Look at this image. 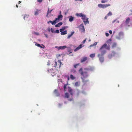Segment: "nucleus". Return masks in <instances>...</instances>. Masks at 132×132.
Masks as SVG:
<instances>
[{
    "label": "nucleus",
    "mask_w": 132,
    "mask_h": 132,
    "mask_svg": "<svg viewBox=\"0 0 132 132\" xmlns=\"http://www.w3.org/2000/svg\"><path fill=\"white\" fill-rule=\"evenodd\" d=\"M79 73L81 75V76H82L81 77V79L82 80V82L84 83L88 81V80L85 79L88 77V74L86 71H82V68H81L79 69L78 71Z\"/></svg>",
    "instance_id": "nucleus-1"
},
{
    "label": "nucleus",
    "mask_w": 132,
    "mask_h": 132,
    "mask_svg": "<svg viewBox=\"0 0 132 132\" xmlns=\"http://www.w3.org/2000/svg\"><path fill=\"white\" fill-rule=\"evenodd\" d=\"M106 44H104L101 47V48H100V51L101 52V54H99L97 55V57H99L100 56H103L105 54L106 51L104 49V48L106 47Z\"/></svg>",
    "instance_id": "nucleus-2"
},
{
    "label": "nucleus",
    "mask_w": 132,
    "mask_h": 132,
    "mask_svg": "<svg viewBox=\"0 0 132 132\" xmlns=\"http://www.w3.org/2000/svg\"><path fill=\"white\" fill-rule=\"evenodd\" d=\"M110 6V5L109 4H98V7L99 8H102V9H105L106 7Z\"/></svg>",
    "instance_id": "nucleus-3"
},
{
    "label": "nucleus",
    "mask_w": 132,
    "mask_h": 132,
    "mask_svg": "<svg viewBox=\"0 0 132 132\" xmlns=\"http://www.w3.org/2000/svg\"><path fill=\"white\" fill-rule=\"evenodd\" d=\"M82 19L84 21L85 24H86L87 23H89V21L88 20V18H86V16H85L84 18L82 17Z\"/></svg>",
    "instance_id": "nucleus-4"
},
{
    "label": "nucleus",
    "mask_w": 132,
    "mask_h": 132,
    "mask_svg": "<svg viewBox=\"0 0 132 132\" xmlns=\"http://www.w3.org/2000/svg\"><path fill=\"white\" fill-rule=\"evenodd\" d=\"M80 30L81 32H85V28H84V26L82 24H80V25L79 26Z\"/></svg>",
    "instance_id": "nucleus-5"
},
{
    "label": "nucleus",
    "mask_w": 132,
    "mask_h": 132,
    "mask_svg": "<svg viewBox=\"0 0 132 132\" xmlns=\"http://www.w3.org/2000/svg\"><path fill=\"white\" fill-rule=\"evenodd\" d=\"M58 65L57 64V62H55V65H54V67H56L57 65H58L59 66V68H60L61 67V65H62V63L61 62V61L60 60H58Z\"/></svg>",
    "instance_id": "nucleus-6"
},
{
    "label": "nucleus",
    "mask_w": 132,
    "mask_h": 132,
    "mask_svg": "<svg viewBox=\"0 0 132 132\" xmlns=\"http://www.w3.org/2000/svg\"><path fill=\"white\" fill-rule=\"evenodd\" d=\"M55 48H56L58 49V50H63L64 49H65L66 48H67V46H56L55 47Z\"/></svg>",
    "instance_id": "nucleus-7"
},
{
    "label": "nucleus",
    "mask_w": 132,
    "mask_h": 132,
    "mask_svg": "<svg viewBox=\"0 0 132 132\" xmlns=\"http://www.w3.org/2000/svg\"><path fill=\"white\" fill-rule=\"evenodd\" d=\"M59 21L56 20H54L52 21L51 20H50L48 21V23L49 24V23H52V25H55L56 23L58 22Z\"/></svg>",
    "instance_id": "nucleus-8"
},
{
    "label": "nucleus",
    "mask_w": 132,
    "mask_h": 132,
    "mask_svg": "<svg viewBox=\"0 0 132 132\" xmlns=\"http://www.w3.org/2000/svg\"><path fill=\"white\" fill-rule=\"evenodd\" d=\"M62 18V15L61 14H60L58 15L57 18H55V20L58 21H59L61 20Z\"/></svg>",
    "instance_id": "nucleus-9"
},
{
    "label": "nucleus",
    "mask_w": 132,
    "mask_h": 132,
    "mask_svg": "<svg viewBox=\"0 0 132 132\" xmlns=\"http://www.w3.org/2000/svg\"><path fill=\"white\" fill-rule=\"evenodd\" d=\"M76 16H77L78 17H82L84 18L85 17V16H86L84 14H83L81 13H76Z\"/></svg>",
    "instance_id": "nucleus-10"
},
{
    "label": "nucleus",
    "mask_w": 132,
    "mask_h": 132,
    "mask_svg": "<svg viewBox=\"0 0 132 132\" xmlns=\"http://www.w3.org/2000/svg\"><path fill=\"white\" fill-rule=\"evenodd\" d=\"M87 58L86 57H82V58L81 59V60H80V62L82 63L85 62V61L87 60Z\"/></svg>",
    "instance_id": "nucleus-11"
},
{
    "label": "nucleus",
    "mask_w": 132,
    "mask_h": 132,
    "mask_svg": "<svg viewBox=\"0 0 132 132\" xmlns=\"http://www.w3.org/2000/svg\"><path fill=\"white\" fill-rule=\"evenodd\" d=\"M82 48V44H80V45L78 47H76V49L74 50V51L76 52L77 51H78L79 49H80V48Z\"/></svg>",
    "instance_id": "nucleus-12"
},
{
    "label": "nucleus",
    "mask_w": 132,
    "mask_h": 132,
    "mask_svg": "<svg viewBox=\"0 0 132 132\" xmlns=\"http://www.w3.org/2000/svg\"><path fill=\"white\" fill-rule=\"evenodd\" d=\"M99 58L100 61L101 62V63H102L104 61V57L102 56H100L99 57H98Z\"/></svg>",
    "instance_id": "nucleus-13"
},
{
    "label": "nucleus",
    "mask_w": 132,
    "mask_h": 132,
    "mask_svg": "<svg viewBox=\"0 0 132 132\" xmlns=\"http://www.w3.org/2000/svg\"><path fill=\"white\" fill-rule=\"evenodd\" d=\"M62 22L59 23H58V24L55 25V27H60V26L62 25Z\"/></svg>",
    "instance_id": "nucleus-14"
},
{
    "label": "nucleus",
    "mask_w": 132,
    "mask_h": 132,
    "mask_svg": "<svg viewBox=\"0 0 132 132\" xmlns=\"http://www.w3.org/2000/svg\"><path fill=\"white\" fill-rule=\"evenodd\" d=\"M130 20L129 18H128L126 19V21H125V23L127 24H128L129 22V21Z\"/></svg>",
    "instance_id": "nucleus-15"
},
{
    "label": "nucleus",
    "mask_w": 132,
    "mask_h": 132,
    "mask_svg": "<svg viewBox=\"0 0 132 132\" xmlns=\"http://www.w3.org/2000/svg\"><path fill=\"white\" fill-rule=\"evenodd\" d=\"M40 10L38 9H37V10L35 11L34 12V15H37L38 14V12Z\"/></svg>",
    "instance_id": "nucleus-16"
},
{
    "label": "nucleus",
    "mask_w": 132,
    "mask_h": 132,
    "mask_svg": "<svg viewBox=\"0 0 132 132\" xmlns=\"http://www.w3.org/2000/svg\"><path fill=\"white\" fill-rule=\"evenodd\" d=\"M67 34V31L66 30H65L61 32V35H65Z\"/></svg>",
    "instance_id": "nucleus-17"
},
{
    "label": "nucleus",
    "mask_w": 132,
    "mask_h": 132,
    "mask_svg": "<svg viewBox=\"0 0 132 132\" xmlns=\"http://www.w3.org/2000/svg\"><path fill=\"white\" fill-rule=\"evenodd\" d=\"M74 34V32H71V33L70 34H69L68 35V36L67 38L69 39L71 37V36L73 35V34Z\"/></svg>",
    "instance_id": "nucleus-18"
},
{
    "label": "nucleus",
    "mask_w": 132,
    "mask_h": 132,
    "mask_svg": "<svg viewBox=\"0 0 132 132\" xmlns=\"http://www.w3.org/2000/svg\"><path fill=\"white\" fill-rule=\"evenodd\" d=\"M65 29V27H62V28L60 29V31L61 32H62Z\"/></svg>",
    "instance_id": "nucleus-19"
},
{
    "label": "nucleus",
    "mask_w": 132,
    "mask_h": 132,
    "mask_svg": "<svg viewBox=\"0 0 132 132\" xmlns=\"http://www.w3.org/2000/svg\"><path fill=\"white\" fill-rule=\"evenodd\" d=\"M54 92L55 94L57 96H58V94L57 93V90L56 89H55L54 90Z\"/></svg>",
    "instance_id": "nucleus-20"
},
{
    "label": "nucleus",
    "mask_w": 132,
    "mask_h": 132,
    "mask_svg": "<svg viewBox=\"0 0 132 132\" xmlns=\"http://www.w3.org/2000/svg\"><path fill=\"white\" fill-rule=\"evenodd\" d=\"M73 17L72 16H71L70 17L69 19V21L70 22H71L73 21Z\"/></svg>",
    "instance_id": "nucleus-21"
},
{
    "label": "nucleus",
    "mask_w": 132,
    "mask_h": 132,
    "mask_svg": "<svg viewBox=\"0 0 132 132\" xmlns=\"http://www.w3.org/2000/svg\"><path fill=\"white\" fill-rule=\"evenodd\" d=\"M70 78L72 80H73L75 79V77H74L72 75H70Z\"/></svg>",
    "instance_id": "nucleus-22"
},
{
    "label": "nucleus",
    "mask_w": 132,
    "mask_h": 132,
    "mask_svg": "<svg viewBox=\"0 0 132 132\" xmlns=\"http://www.w3.org/2000/svg\"><path fill=\"white\" fill-rule=\"evenodd\" d=\"M65 97L67 98H68L69 97V94L67 93H65Z\"/></svg>",
    "instance_id": "nucleus-23"
},
{
    "label": "nucleus",
    "mask_w": 132,
    "mask_h": 132,
    "mask_svg": "<svg viewBox=\"0 0 132 132\" xmlns=\"http://www.w3.org/2000/svg\"><path fill=\"white\" fill-rule=\"evenodd\" d=\"M95 56V54H92L90 55V57L91 58H93Z\"/></svg>",
    "instance_id": "nucleus-24"
},
{
    "label": "nucleus",
    "mask_w": 132,
    "mask_h": 132,
    "mask_svg": "<svg viewBox=\"0 0 132 132\" xmlns=\"http://www.w3.org/2000/svg\"><path fill=\"white\" fill-rule=\"evenodd\" d=\"M104 48H105L107 50H110V46H106V47H104Z\"/></svg>",
    "instance_id": "nucleus-25"
},
{
    "label": "nucleus",
    "mask_w": 132,
    "mask_h": 132,
    "mask_svg": "<svg viewBox=\"0 0 132 132\" xmlns=\"http://www.w3.org/2000/svg\"><path fill=\"white\" fill-rule=\"evenodd\" d=\"M72 90L71 89H70L69 90V92L70 93V94H71V95H72Z\"/></svg>",
    "instance_id": "nucleus-26"
},
{
    "label": "nucleus",
    "mask_w": 132,
    "mask_h": 132,
    "mask_svg": "<svg viewBox=\"0 0 132 132\" xmlns=\"http://www.w3.org/2000/svg\"><path fill=\"white\" fill-rule=\"evenodd\" d=\"M75 86H79V84L78 82H76L75 83Z\"/></svg>",
    "instance_id": "nucleus-27"
},
{
    "label": "nucleus",
    "mask_w": 132,
    "mask_h": 132,
    "mask_svg": "<svg viewBox=\"0 0 132 132\" xmlns=\"http://www.w3.org/2000/svg\"><path fill=\"white\" fill-rule=\"evenodd\" d=\"M52 10H52L50 11H49V9H48V11H47V15H46V16H47V15H48V14L49 13H51V12L52 11Z\"/></svg>",
    "instance_id": "nucleus-28"
},
{
    "label": "nucleus",
    "mask_w": 132,
    "mask_h": 132,
    "mask_svg": "<svg viewBox=\"0 0 132 132\" xmlns=\"http://www.w3.org/2000/svg\"><path fill=\"white\" fill-rule=\"evenodd\" d=\"M108 0H102L101 3H105L107 2Z\"/></svg>",
    "instance_id": "nucleus-29"
},
{
    "label": "nucleus",
    "mask_w": 132,
    "mask_h": 132,
    "mask_svg": "<svg viewBox=\"0 0 132 132\" xmlns=\"http://www.w3.org/2000/svg\"><path fill=\"white\" fill-rule=\"evenodd\" d=\"M111 15H112V13H111V12H110L107 14V16H111Z\"/></svg>",
    "instance_id": "nucleus-30"
},
{
    "label": "nucleus",
    "mask_w": 132,
    "mask_h": 132,
    "mask_svg": "<svg viewBox=\"0 0 132 132\" xmlns=\"http://www.w3.org/2000/svg\"><path fill=\"white\" fill-rule=\"evenodd\" d=\"M79 65V63H78L77 64H76L74 65V68H77V66H78Z\"/></svg>",
    "instance_id": "nucleus-31"
},
{
    "label": "nucleus",
    "mask_w": 132,
    "mask_h": 132,
    "mask_svg": "<svg viewBox=\"0 0 132 132\" xmlns=\"http://www.w3.org/2000/svg\"><path fill=\"white\" fill-rule=\"evenodd\" d=\"M42 46H43V47H42V46H38V47H39L40 48H45V46L43 45V44H42Z\"/></svg>",
    "instance_id": "nucleus-32"
},
{
    "label": "nucleus",
    "mask_w": 132,
    "mask_h": 132,
    "mask_svg": "<svg viewBox=\"0 0 132 132\" xmlns=\"http://www.w3.org/2000/svg\"><path fill=\"white\" fill-rule=\"evenodd\" d=\"M35 45L37 46L38 47H40V45L39 44H37L36 42L35 43Z\"/></svg>",
    "instance_id": "nucleus-33"
},
{
    "label": "nucleus",
    "mask_w": 132,
    "mask_h": 132,
    "mask_svg": "<svg viewBox=\"0 0 132 132\" xmlns=\"http://www.w3.org/2000/svg\"><path fill=\"white\" fill-rule=\"evenodd\" d=\"M34 34L37 35H39V34L38 32H34Z\"/></svg>",
    "instance_id": "nucleus-34"
},
{
    "label": "nucleus",
    "mask_w": 132,
    "mask_h": 132,
    "mask_svg": "<svg viewBox=\"0 0 132 132\" xmlns=\"http://www.w3.org/2000/svg\"><path fill=\"white\" fill-rule=\"evenodd\" d=\"M55 32L57 34H59V31L58 30H56V31H55Z\"/></svg>",
    "instance_id": "nucleus-35"
},
{
    "label": "nucleus",
    "mask_w": 132,
    "mask_h": 132,
    "mask_svg": "<svg viewBox=\"0 0 132 132\" xmlns=\"http://www.w3.org/2000/svg\"><path fill=\"white\" fill-rule=\"evenodd\" d=\"M50 30L53 33L54 32V30L52 28H51L50 29Z\"/></svg>",
    "instance_id": "nucleus-36"
},
{
    "label": "nucleus",
    "mask_w": 132,
    "mask_h": 132,
    "mask_svg": "<svg viewBox=\"0 0 132 132\" xmlns=\"http://www.w3.org/2000/svg\"><path fill=\"white\" fill-rule=\"evenodd\" d=\"M84 70L86 71H88L89 70V69L88 68H85L84 69Z\"/></svg>",
    "instance_id": "nucleus-37"
},
{
    "label": "nucleus",
    "mask_w": 132,
    "mask_h": 132,
    "mask_svg": "<svg viewBox=\"0 0 132 132\" xmlns=\"http://www.w3.org/2000/svg\"><path fill=\"white\" fill-rule=\"evenodd\" d=\"M63 88H64V90H65V89L66 88V85H64V87H63Z\"/></svg>",
    "instance_id": "nucleus-38"
},
{
    "label": "nucleus",
    "mask_w": 132,
    "mask_h": 132,
    "mask_svg": "<svg viewBox=\"0 0 132 132\" xmlns=\"http://www.w3.org/2000/svg\"><path fill=\"white\" fill-rule=\"evenodd\" d=\"M105 35L106 36L108 37L109 35V34L108 33H106Z\"/></svg>",
    "instance_id": "nucleus-39"
},
{
    "label": "nucleus",
    "mask_w": 132,
    "mask_h": 132,
    "mask_svg": "<svg viewBox=\"0 0 132 132\" xmlns=\"http://www.w3.org/2000/svg\"><path fill=\"white\" fill-rule=\"evenodd\" d=\"M116 46V44H113V45H112V47H115Z\"/></svg>",
    "instance_id": "nucleus-40"
},
{
    "label": "nucleus",
    "mask_w": 132,
    "mask_h": 132,
    "mask_svg": "<svg viewBox=\"0 0 132 132\" xmlns=\"http://www.w3.org/2000/svg\"><path fill=\"white\" fill-rule=\"evenodd\" d=\"M109 33H110V34H112V31L111 30H109Z\"/></svg>",
    "instance_id": "nucleus-41"
},
{
    "label": "nucleus",
    "mask_w": 132,
    "mask_h": 132,
    "mask_svg": "<svg viewBox=\"0 0 132 132\" xmlns=\"http://www.w3.org/2000/svg\"><path fill=\"white\" fill-rule=\"evenodd\" d=\"M86 39H85L84 40V41H83V42H82V43H83L84 44L85 43V42L86 41Z\"/></svg>",
    "instance_id": "nucleus-42"
},
{
    "label": "nucleus",
    "mask_w": 132,
    "mask_h": 132,
    "mask_svg": "<svg viewBox=\"0 0 132 132\" xmlns=\"http://www.w3.org/2000/svg\"><path fill=\"white\" fill-rule=\"evenodd\" d=\"M42 0H37L38 2H42Z\"/></svg>",
    "instance_id": "nucleus-43"
},
{
    "label": "nucleus",
    "mask_w": 132,
    "mask_h": 132,
    "mask_svg": "<svg viewBox=\"0 0 132 132\" xmlns=\"http://www.w3.org/2000/svg\"><path fill=\"white\" fill-rule=\"evenodd\" d=\"M75 72H76V71H75V70H71V72H73L74 73Z\"/></svg>",
    "instance_id": "nucleus-44"
},
{
    "label": "nucleus",
    "mask_w": 132,
    "mask_h": 132,
    "mask_svg": "<svg viewBox=\"0 0 132 132\" xmlns=\"http://www.w3.org/2000/svg\"><path fill=\"white\" fill-rule=\"evenodd\" d=\"M44 35H45V37H46L47 38V34H44Z\"/></svg>",
    "instance_id": "nucleus-45"
},
{
    "label": "nucleus",
    "mask_w": 132,
    "mask_h": 132,
    "mask_svg": "<svg viewBox=\"0 0 132 132\" xmlns=\"http://www.w3.org/2000/svg\"><path fill=\"white\" fill-rule=\"evenodd\" d=\"M108 16H105V19H107V17Z\"/></svg>",
    "instance_id": "nucleus-46"
},
{
    "label": "nucleus",
    "mask_w": 132,
    "mask_h": 132,
    "mask_svg": "<svg viewBox=\"0 0 132 132\" xmlns=\"http://www.w3.org/2000/svg\"><path fill=\"white\" fill-rule=\"evenodd\" d=\"M69 80V76L68 77V80Z\"/></svg>",
    "instance_id": "nucleus-47"
},
{
    "label": "nucleus",
    "mask_w": 132,
    "mask_h": 132,
    "mask_svg": "<svg viewBox=\"0 0 132 132\" xmlns=\"http://www.w3.org/2000/svg\"><path fill=\"white\" fill-rule=\"evenodd\" d=\"M96 43H94V45H96Z\"/></svg>",
    "instance_id": "nucleus-48"
},
{
    "label": "nucleus",
    "mask_w": 132,
    "mask_h": 132,
    "mask_svg": "<svg viewBox=\"0 0 132 132\" xmlns=\"http://www.w3.org/2000/svg\"><path fill=\"white\" fill-rule=\"evenodd\" d=\"M47 71H48V72H49V69H47Z\"/></svg>",
    "instance_id": "nucleus-49"
},
{
    "label": "nucleus",
    "mask_w": 132,
    "mask_h": 132,
    "mask_svg": "<svg viewBox=\"0 0 132 132\" xmlns=\"http://www.w3.org/2000/svg\"><path fill=\"white\" fill-rule=\"evenodd\" d=\"M21 3V1H19L18 2L19 4H20Z\"/></svg>",
    "instance_id": "nucleus-50"
},
{
    "label": "nucleus",
    "mask_w": 132,
    "mask_h": 132,
    "mask_svg": "<svg viewBox=\"0 0 132 132\" xmlns=\"http://www.w3.org/2000/svg\"><path fill=\"white\" fill-rule=\"evenodd\" d=\"M16 7H18V6L17 5H16Z\"/></svg>",
    "instance_id": "nucleus-51"
},
{
    "label": "nucleus",
    "mask_w": 132,
    "mask_h": 132,
    "mask_svg": "<svg viewBox=\"0 0 132 132\" xmlns=\"http://www.w3.org/2000/svg\"><path fill=\"white\" fill-rule=\"evenodd\" d=\"M47 65H50V64L49 63H48V64H47Z\"/></svg>",
    "instance_id": "nucleus-52"
},
{
    "label": "nucleus",
    "mask_w": 132,
    "mask_h": 132,
    "mask_svg": "<svg viewBox=\"0 0 132 132\" xmlns=\"http://www.w3.org/2000/svg\"><path fill=\"white\" fill-rule=\"evenodd\" d=\"M59 105H60V106H61V104H59Z\"/></svg>",
    "instance_id": "nucleus-53"
},
{
    "label": "nucleus",
    "mask_w": 132,
    "mask_h": 132,
    "mask_svg": "<svg viewBox=\"0 0 132 132\" xmlns=\"http://www.w3.org/2000/svg\"><path fill=\"white\" fill-rule=\"evenodd\" d=\"M80 1H82V0H80Z\"/></svg>",
    "instance_id": "nucleus-54"
},
{
    "label": "nucleus",
    "mask_w": 132,
    "mask_h": 132,
    "mask_svg": "<svg viewBox=\"0 0 132 132\" xmlns=\"http://www.w3.org/2000/svg\"><path fill=\"white\" fill-rule=\"evenodd\" d=\"M115 22V20L113 22V23H114Z\"/></svg>",
    "instance_id": "nucleus-55"
},
{
    "label": "nucleus",
    "mask_w": 132,
    "mask_h": 132,
    "mask_svg": "<svg viewBox=\"0 0 132 132\" xmlns=\"http://www.w3.org/2000/svg\"><path fill=\"white\" fill-rule=\"evenodd\" d=\"M48 31H49V32H50V29H48Z\"/></svg>",
    "instance_id": "nucleus-56"
},
{
    "label": "nucleus",
    "mask_w": 132,
    "mask_h": 132,
    "mask_svg": "<svg viewBox=\"0 0 132 132\" xmlns=\"http://www.w3.org/2000/svg\"><path fill=\"white\" fill-rule=\"evenodd\" d=\"M24 19H25V17H24Z\"/></svg>",
    "instance_id": "nucleus-57"
},
{
    "label": "nucleus",
    "mask_w": 132,
    "mask_h": 132,
    "mask_svg": "<svg viewBox=\"0 0 132 132\" xmlns=\"http://www.w3.org/2000/svg\"><path fill=\"white\" fill-rule=\"evenodd\" d=\"M110 40V41H111V40H110H110Z\"/></svg>",
    "instance_id": "nucleus-58"
},
{
    "label": "nucleus",
    "mask_w": 132,
    "mask_h": 132,
    "mask_svg": "<svg viewBox=\"0 0 132 132\" xmlns=\"http://www.w3.org/2000/svg\"><path fill=\"white\" fill-rule=\"evenodd\" d=\"M91 46H92V45H91Z\"/></svg>",
    "instance_id": "nucleus-59"
},
{
    "label": "nucleus",
    "mask_w": 132,
    "mask_h": 132,
    "mask_svg": "<svg viewBox=\"0 0 132 132\" xmlns=\"http://www.w3.org/2000/svg\"><path fill=\"white\" fill-rule=\"evenodd\" d=\"M76 1H77V0H75Z\"/></svg>",
    "instance_id": "nucleus-60"
}]
</instances>
